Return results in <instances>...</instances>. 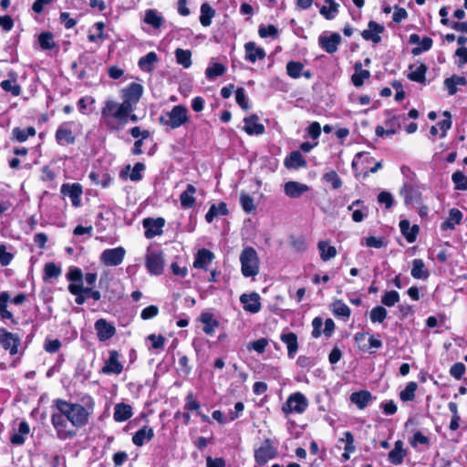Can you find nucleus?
I'll use <instances>...</instances> for the list:
<instances>
[{"mask_svg": "<svg viewBox=\"0 0 467 467\" xmlns=\"http://www.w3.org/2000/svg\"><path fill=\"white\" fill-rule=\"evenodd\" d=\"M117 102L112 99H107L101 109V121L111 130H119L129 120L136 123L138 117L133 112L129 113L123 118L118 117L115 112H118Z\"/></svg>", "mask_w": 467, "mask_h": 467, "instance_id": "nucleus-1", "label": "nucleus"}, {"mask_svg": "<svg viewBox=\"0 0 467 467\" xmlns=\"http://www.w3.org/2000/svg\"><path fill=\"white\" fill-rule=\"evenodd\" d=\"M123 101L121 103L117 102L119 108L118 112L115 114L118 117H124L129 113L134 111V105L140 100L142 96L143 88L140 84L132 82L126 88L122 89Z\"/></svg>", "mask_w": 467, "mask_h": 467, "instance_id": "nucleus-2", "label": "nucleus"}, {"mask_svg": "<svg viewBox=\"0 0 467 467\" xmlns=\"http://www.w3.org/2000/svg\"><path fill=\"white\" fill-rule=\"evenodd\" d=\"M189 121L188 109L183 105H176L165 115L159 117V122L163 126L177 129Z\"/></svg>", "mask_w": 467, "mask_h": 467, "instance_id": "nucleus-3", "label": "nucleus"}, {"mask_svg": "<svg viewBox=\"0 0 467 467\" xmlns=\"http://www.w3.org/2000/svg\"><path fill=\"white\" fill-rule=\"evenodd\" d=\"M241 270L245 277H254L259 273V258L256 251L251 247H245L240 254Z\"/></svg>", "mask_w": 467, "mask_h": 467, "instance_id": "nucleus-4", "label": "nucleus"}, {"mask_svg": "<svg viewBox=\"0 0 467 467\" xmlns=\"http://www.w3.org/2000/svg\"><path fill=\"white\" fill-rule=\"evenodd\" d=\"M277 456V449L272 444L270 440H265L260 447L254 450V460L256 463L263 466L268 461Z\"/></svg>", "mask_w": 467, "mask_h": 467, "instance_id": "nucleus-5", "label": "nucleus"}, {"mask_svg": "<svg viewBox=\"0 0 467 467\" xmlns=\"http://www.w3.org/2000/svg\"><path fill=\"white\" fill-rule=\"evenodd\" d=\"M308 406V402L305 395L300 392L290 395L286 402L283 406L285 413H302Z\"/></svg>", "mask_w": 467, "mask_h": 467, "instance_id": "nucleus-6", "label": "nucleus"}, {"mask_svg": "<svg viewBox=\"0 0 467 467\" xmlns=\"http://www.w3.org/2000/svg\"><path fill=\"white\" fill-rule=\"evenodd\" d=\"M147 270L154 275H160L164 267L163 254L160 251H148L145 258Z\"/></svg>", "mask_w": 467, "mask_h": 467, "instance_id": "nucleus-7", "label": "nucleus"}, {"mask_svg": "<svg viewBox=\"0 0 467 467\" xmlns=\"http://www.w3.org/2000/svg\"><path fill=\"white\" fill-rule=\"evenodd\" d=\"M125 254L122 246L106 249L100 254V261L107 266H117L123 262Z\"/></svg>", "mask_w": 467, "mask_h": 467, "instance_id": "nucleus-8", "label": "nucleus"}, {"mask_svg": "<svg viewBox=\"0 0 467 467\" xmlns=\"http://www.w3.org/2000/svg\"><path fill=\"white\" fill-rule=\"evenodd\" d=\"M51 422L57 431L58 439L66 440L75 436L76 432L67 429L68 422L58 411L52 414Z\"/></svg>", "mask_w": 467, "mask_h": 467, "instance_id": "nucleus-9", "label": "nucleus"}, {"mask_svg": "<svg viewBox=\"0 0 467 467\" xmlns=\"http://www.w3.org/2000/svg\"><path fill=\"white\" fill-rule=\"evenodd\" d=\"M90 411L78 403H71V424L76 428L84 427L90 415Z\"/></svg>", "mask_w": 467, "mask_h": 467, "instance_id": "nucleus-10", "label": "nucleus"}, {"mask_svg": "<svg viewBox=\"0 0 467 467\" xmlns=\"http://www.w3.org/2000/svg\"><path fill=\"white\" fill-rule=\"evenodd\" d=\"M0 344L8 350L11 355H16L18 352V346L20 345V337L5 328H0Z\"/></svg>", "mask_w": 467, "mask_h": 467, "instance_id": "nucleus-11", "label": "nucleus"}, {"mask_svg": "<svg viewBox=\"0 0 467 467\" xmlns=\"http://www.w3.org/2000/svg\"><path fill=\"white\" fill-rule=\"evenodd\" d=\"M165 224V220L161 217L156 219L145 218L142 222L143 228L145 229V236L148 239L153 238L162 234V228Z\"/></svg>", "mask_w": 467, "mask_h": 467, "instance_id": "nucleus-12", "label": "nucleus"}, {"mask_svg": "<svg viewBox=\"0 0 467 467\" xmlns=\"http://www.w3.org/2000/svg\"><path fill=\"white\" fill-rule=\"evenodd\" d=\"M60 192L62 195L70 198L73 206L78 207L80 205L82 186L79 183H64L60 188Z\"/></svg>", "mask_w": 467, "mask_h": 467, "instance_id": "nucleus-13", "label": "nucleus"}, {"mask_svg": "<svg viewBox=\"0 0 467 467\" xmlns=\"http://www.w3.org/2000/svg\"><path fill=\"white\" fill-rule=\"evenodd\" d=\"M119 354L117 350H110L109 353V358L105 361V365L102 368L104 374H115L119 375L123 370L122 364L119 361Z\"/></svg>", "mask_w": 467, "mask_h": 467, "instance_id": "nucleus-14", "label": "nucleus"}, {"mask_svg": "<svg viewBox=\"0 0 467 467\" xmlns=\"http://www.w3.org/2000/svg\"><path fill=\"white\" fill-rule=\"evenodd\" d=\"M240 302L244 309L247 312L255 314L261 309L260 296L257 293L244 294L240 296Z\"/></svg>", "mask_w": 467, "mask_h": 467, "instance_id": "nucleus-15", "label": "nucleus"}, {"mask_svg": "<svg viewBox=\"0 0 467 467\" xmlns=\"http://www.w3.org/2000/svg\"><path fill=\"white\" fill-rule=\"evenodd\" d=\"M95 329L100 341H106L109 339L116 333L115 327L103 318L96 321Z\"/></svg>", "mask_w": 467, "mask_h": 467, "instance_id": "nucleus-16", "label": "nucleus"}, {"mask_svg": "<svg viewBox=\"0 0 467 467\" xmlns=\"http://www.w3.org/2000/svg\"><path fill=\"white\" fill-rule=\"evenodd\" d=\"M384 26L375 21H369L368 29L361 32V36L365 40H371L373 43L378 44L380 42V34L383 33Z\"/></svg>", "mask_w": 467, "mask_h": 467, "instance_id": "nucleus-17", "label": "nucleus"}, {"mask_svg": "<svg viewBox=\"0 0 467 467\" xmlns=\"http://www.w3.org/2000/svg\"><path fill=\"white\" fill-rule=\"evenodd\" d=\"M341 42V36L338 33H332L330 36H320L318 43L320 47L328 54H333L337 50V46Z\"/></svg>", "mask_w": 467, "mask_h": 467, "instance_id": "nucleus-18", "label": "nucleus"}, {"mask_svg": "<svg viewBox=\"0 0 467 467\" xmlns=\"http://www.w3.org/2000/svg\"><path fill=\"white\" fill-rule=\"evenodd\" d=\"M245 59L249 62L254 63L257 60H262L265 57V51L255 45L254 42H247L244 45Z\"/></svg>", "mask_w": 467, "mask_h": 467, "instance_id": "nucleus-19", "label": "nucleus"}, {"mask_svg": "<svg viewBox=\"0 0 467 467\" xmlns=\"http://www.w3.org/2000/svg\"><path fill=\"white\" fill-rule=\"evenodd\" d=\"M404 443L398 440L394 443V448L389 452V461L393 465H400L403 462L407 451L403 448Z\"/></svg>", "mask_w": 467, "mask_h": 467, "instance_id": "nucleus-20", "label": "nucleus"}, {"mask_svg": "<svg viewBox=\"0 0 467 467\" xmlns=\"http://www.w3.org/2000/svg\"><path fill=\"white\" fill-rule=\"evenodd\" d=\"M244 130L248 135H261L265 132V126L258 122L256 115H251L244 119Z\"/></svg>", "mask_w": 467, "mask_h": 467, "instance_id": "nucleus-21", "label": "nucleus"}, {"mask_svg": "<svg viewBox=\"0 0 467 467\" xmlns=\"http://www.w3.org/2000/svg\"><path fill=\"white\" fill-rule=\"evenodd\" d=\"M408 78L418 83H424L426 79L427 66L423 63L411 65L409 67Z\"/></svg>", "mask_w": 467, "mask_h": 467, "instance_id": "nucleus-22", "label": "nucleus"}, {"mask_svg": "<svg viewBox=\"0 0 467 467\" xmlns=\"http://www.w3.org/2000/svg\"><path fill=\"white\" fill-rule=\"evenodd\" d=\"M213 258L214 255L211 251L202 248L198 251L193 262V266L198 269H205L212 263Z\"/></svg>", "mask_w": 467, "mask_h": 467, "instance_id": "nucleus-23", "label": "nucleus"}, {"mask_svg": "<svg viewBox=\"0 0 467 467\" xmlns=\"http://www.w3.org/2000/svg\"><path fill=\"white\" fill-rule=\"evenodd\" d=\"M285 192L290 198H298L308 191V186L298 182H288L285 184Z\"/></svg>", "mask_w": 467, "mask_h": 467, "instance_id": "nucleus-24", "label": "nucleus"}, {"mask_svg": "<svg viewBox=\"0 0 467 467\" xmlns=\"http://www.w3.org/2000/svg\"><path fill=\"white\" fill-rule=\"evenodd\" d=\"M196 188L192 184H188L185 191L180 195L181 205L184 209L192 208L196 203L194 194Z\"/></svg>", "mask_w": 467, "mask_h": 467, "instance_id": "nucleus-25", "label": "nucleus"}, {"mask_svg": "<svg viewBox=\"0 0 467 467\" xmlns=\"http://www.w3.org/2000/svg\"><path fill=\"white\" fill-rule=\"evenodd\" d=\"M462 217L463 214L459 209H451L448 219L441 223V230H453L455 225L462 223Z\"/></svg>", "mask_w": 467, "mask_h": 467, "instance_id": "nucleus-26", "label": "nucleus"}, {"mask_svg": "<svg viewBox=\"0 0 467 467\" xmlns=\"http://www.w3.org/2000/svg\"><path fill=\"white\" fill-rule=\"evenodd\" d=\"M373 397L368 390H360L353 392L350 395V401L357 405L359 410L365 409L368 404L372 400Z\"/></svg>", "mask_w": 467, "mask_h": 467, "instance_id": "nucleus-27", "label": "nucleus"}, {"mask_svg": "<svg viewBox=\"0 0 467 467\" xmlns=\"http://www.w3.org/2000/svg\"><path fill=\"white\" fill-rule=\"evenodd\" d=\"M280 339L287 347V354L290 358H293L298 349L297 337L293 332L283 333Z\"/></svg>", "mask_w": 467, "mask_h": 467, "instance_id": "nucleus-28", "label": "nucleus"}, {"mask_svg": "<svg viewBox=\"0 0 467 467\" xmlns=\"http://www.w3.org/2000/svg\"><path fill=\"white\" fill-rule=\"evenodd\" d=\"M153 429L145 425L135 432V434L132 437V441L136 446L140 447L145 443L146 441H150L153 438Z\"/></svg>", "mask_w": 467, "mask_h": 467, "instance_id": "nucleus-29", "label": "nucleus"}, {"mask_svg": "<svg viewBox=\"0 0 467 467\" xmlns=\"http://www.w3.org/2000/svg\"><path fill=\"white\" fill-rule=\"evenodd\" d=\"M132 416V408L129 404L118 403L114 407L113 418L117 422H122Z\"/></svg>", "mask_w": 467, "mask_h": 467, "instance_id": "nucleus-30", "label": "nucleus"}, {"mask_svg": "<svg viewBox=\"0 0 467 467\" xmlns=\"http://www.w3.org/2000/svg\"><path fill=\"white\" fill-rule=\"evenodd\" d=\"M400 228L402 234L409 243L415 242L417 234L419 233L418 225L414 224L413 226H410V222L408 220H401L400 222Z\"/></svg>", "mask_w": 467, "mask_h": 467, "instance_id": "nucleus-31", "label": "nucleus"}, {"mask_svg": "<svg viewBox=\"0 0 467 467\" xmlns=\"http://www.w3.org/2000/svg\"><path fill=\"white\" fill-rule=\"evenodd\" d=\"M285 166L288 169H298L306 166V161L298 150L292 151L285 160Z\"/></svg>", "mask_w": 467, "mask_h": 467, "instance_id": "nucleus-32", "label": "nucleus"}, {"mask_svg": "<svg viewBox=\"0 0 467 467\" xmlns=\"http://www.w3.org/2000/svg\"><path fill=\"white\" fill-rule=\"evenodd\" d=\"M411 275L416 279L426 280L430 273L425 268V264L421 259H414L412 261Z\"/></svg>", "mask_w": 467, "mask_h": 467, "instance_id": "nucleus-33", "label": "nucleus"}, {"mask_svg": "<svg viewBox=\"0 0 467 467\" xmlns=\"http://www.w3.org/2000/svg\"><path fill=\"white\" fill-rule=\"evenodd\" d=\"M30 431L29 425L26 421H21L19 423L18 431L14 433L10 441L15 445H22L25 442V436L27 435Z\"/></svg>", "mask_w": 467, "mask_h": 467, "instance_id": "nucleus-34", "label": "nucleus"}, {"mask_svg": "<svg viewBox=\"0 0 467 467\" xmlns=\"http://www.w3.org/2000/svg\"><path fill=\"white\" fill-rule=\"evenodd\" d=\"M200 320L204 325L203 332L207 335L213 334L215 328L219 326V322L213 319V315L208 312L202 313L200 317Z\"/></svg>", "mask_w": 467, "mask_h": 467, "instance_id": "nucleus-35", "label": "nucleus"}, {"mask_svg": "<svg viewBox=\"0 0 467 467\" xmlns=\"http://www.w3.org/2000/svg\"><path fill=\"white\" fill-rule=\"evenodd\" d=\"M157 61V54L155 52H149L146 56L139 59L138 65L143 71L151 72L153 70V66Z\"/></svg>", "mask_w": 467, "mask_h": 467, "instance_id": "nucleus-36", "label": "nucleus"}, {"mask_svg": "<svg viewBox=\"0 0 467 467\" xmlns=\"http://www.w3.org/2000/svg\"><path fill=\"white\" fill-rule=\"evenodd\" d=\"M56 140L58 144H72L75 142V137L70 129L59 127L56 132Z\"/></svg>", "mask_w": 467, "mask_h": 467, "instance_id": "nucleus-37", "label": "nucleus"}, {"mask_svg": "<svg viewBox=\"0 0 467 467\" xmlns=\"http://www.w3.org/2000/svg\"><path fill=\"white\" fill-rule=\"evenodd\" d=\"M90 287H84L82 284H70L68 285V291L76 296V303L78 305H83L86 301V296L83 294L88 293Z\"/></svg>", "mask_w": 467, "mask_h": 467, "instance_id": "nucleus-38", "label": "nucleus"}, {"mask_svg": "<svg viewBox=\"0 0 467 467\" xmlns=\"http://www.w3.org/2000/svg\"><path fill=\"white\" fill-rule=\"evenodd\" d=\"M226 214H228V209L224 202H220L218 205L212 204L205 215V220L207 223H212L215 217Z\"/></svg>", "mask_w": 467, "mask_h": 467, "instance_id": "nucleus-39", "label": "nucleus"}, {"mask_svg": "<svg viewBox=\"0 0 467 467\" xmlns=\"http://www.w3.org/2000/svg\"><path fill=\"white\" fill-rule=\"evenodd\" d=\"M176 62L184 68H189L192 62V52L189 49L177 48L174 52Z\"/></svg>", "mask_w": 467, "mask_h": 467, "instance_id": "nucleus-40", "label": "nucleus"}, {"mask_svg": "<svg viewBox=\"0 0 467 467\" xmlns=\"http://www.w3.org/2000/svg\"><path fill=\"white\" fill-rule=\"evenodd\" d=\"M215 16V10L208 4L203 3L201 5L200 22L203 26H209L212 24V19Z\"/></svg>", "mask_w": 467, "mask_h": 467, "instance_id": "nucleus-41", "label": "nucleus"}, {"mask_svg": "<svg viewBox=\"0 0 467 467\" xmlns=\"http://www.w3.org/2000/svg\"><path fill=\"white\" fill-rule=\"evenodd\" d=\"M144 22L154 28H160L163 24V17L155 9H148L145 12Z\"/></svg>", "mask_w": 467, "mask_h": 467, "instance_id": "nucleus-42", "label": "nucleus"}, {"mask_svg": "<svg viewBox=\"0 0 467 467\" xmlns=\"http://www.w3.org/2000/svg\"><path fill=\"white\" fill-rule=\"evenodd\" d=\"M320 257L323 261H328L337 255V249L328 244L327 241H319L317 244Z\"/></svg>", "mask_w": 467, "mask_h": 467, "instance_id": "nucleus-43", "label": "nucleus"}, {"mask_svg": "<svg viewBox=\"0 0 467 467\" xmlns=\"http://www.w3.org/2000/svg\"><path fill=\"white\" fill-rule=\"evenodd\" d=\"M36 129L34 127H28L26 130L20 128H14L12 130L13 138L19 142L26 141L29 137L36 135Z\"/></svg>", "mask_w": 467, "mask_h": 467, "instance_id": "nucleus-44", "label": "nucleus"}, {"mask_svg": "<svg viewBox=\"0 0 467 467\" xmlns=\"http://www.w3.org/2000/svg\"><path fill=\"white\" fill-rule=\"evenodd\" d=\"M332 311L335 316L348 319L351 314L350 308L341 300H337L332 305Z\"/></svg>", "mask_w": 467, "mask_h": 467, "instance_id": "nucleus-45", "label": "nucleus"}, {"mask_svg": "<svg viewBox=\"0 0 467 467\" xmlns=\"http://www.w3.org/2000/svg\"><path fill=\"white\" fill-rule=\"evenodd\" d=\"M10 296L7 292L4 291L0 294V315L4 319H12L13 314L7 310V303Z\"/></svg>", "mask_w": 467, "mask_h": 467, "instance_id": "nucleus-46", "label": "nucleus"}, {"mask_svg": "<svg viewBox=\"0 0 467 467\" xmlns=\"http://www.w3.org/2000/svg\"><path fill=\"white\" fill-rule=\"evenodd\" d=\"M418 385L416 382L411 381L409 382L405 389L400 391V398L402 401H411L415 398V392L417 390Z\"/></svg>", "mask_w": 467, "mask_h": 467, "instance_id": "nucleus-47", "label": "nucleus"}, {"mask_svg": "<svg viewBox=\"0 0 467 467\" xmlns=\"http://www.w3.org/2000/svg\"><path fill=\"white\" fill-rule=\"evenodd\" d=\"M226 71V67L221 63H213L209 66L205 70V76L209 79H213L219 76H222Z\"/></svg>", "mask_w": 467, "mask_h": 467, "instance_id": "nucleus-48", "label": "nucleus"}, {"mask_svg": "<svg viewBox=\"0 0 467 467\" xmlns=\"http://www.w3.org/2000/svg\"><path fill=\"white\" fill-rule=\"evenodd\" d=\"M56 407L57 411L67 420V421L71 423V403L64 400H57Z\"/></svg>", "mask_w": 467, "mask_h": 467, "instance_id": "nucleus-49", "label": "nucleus"}, {"mask_svg": "<svg viewBox=\"0 0 467 467\" xmlns=\"http://www.w3.org/2000/svg\"><path fill=\"white\" fill-rule=\"evenodd\" d=\"M388 312L385 307L377 306L369 313V318L372 323H382L387 317Z\"/></svg>", "mask_w": 467, "mask_h": 467, "instance_id": "nucleus-50", "label": "nucleus"}, {"mask_svg": "<svg viewBox=\"0 0 467 467\" xmlns=\"http://www.w3.org/2000/svg\"><path fill=\"white\" fill-rule=\"evenodd\" d=\"M304 65L301 62L289 61L286 64V73L292 78H298L302 76Z\"/></svg>", "mask_w": 467, "mask_h": 467, "instance_id": "nucleus-51", "label": "nucleus"}, {"mask_svg": "<svg viewBox=\"0 0 467 467\" xmlns=\"http://www.w3.org/2000/svg\"><path fill=\"white\" fill-rule=\"evenodd\" d=\"M430 443V438L420 431H415L410 440V444L412 448H417L419 445L429 446Z\"/></svg>", "mask_w": 467, "mask_h": 467, "instance_id": "nucleus-52", "label": "nucleus"}, {"mask_svg": "<svg viewBox=\"0 0 467 467\" xmlns=\"http://www.w3.org/2000/svg\"><path fill=\"white\" fill-rule=\"evenodd\" d=\"M38 42L44 50H50L55 47L53 35L50 32L41 33L38 36Z\"/></svg>", "mask_w": 467, "mask_h": 467, "instance_id": "nucleus-53", "label": "nucleus"}, {"mask_svg": "<svg viewBox=\"0 0 467 467\" xmlns=\"http://www.w3.org/2000/svg\"><path fill=\"white\" fill-rule=\"evenodd\" d=\"M328 7L326 5H323L320 8V14L325 16L327 19L331 20L333 19L338 13V6L339 5L336 2H331L328 4Z\"/></svg>", "mask_w": 467, "mask_h": 467, "instance_id": "nucleus-54", "label": "nucleus"}, {"mask_svg": "<svg viewBox=\"0 0 467 467\" xmlns=\"http://www.w3.org/2000/svg\"><path fill=\"white\" fill-rule=\"evenodd\" d=\"M61 275V268L54 263H47L44 267V279L57 278Z\"/></svg>", "mask_w": 467, "mask_h": 467, "instance_id": "nucleus-55", "label": "nucleus"}, {"mask_svg": "<svg viewBox=\"0 0 467 467\" xmlns=\"http://www.w3.org/2000/svg\"><path fill=\"white\" fill-rule=\"evenodd\" d=\"M432 43H433V41L431 37L425 36L420 40L418 47H415L414 48H412L411 53L414 56H419L422 52L430 50L432 47Z\"/></svg>", "mask_w": 467, "mask_h": 467, "instance_id": "nucleus-56", "label": "nucleus"}, {"mask_svg": "<svg viewBox=\"0 0 467 467\" xmlns=\"http://www.w3.org/2000/svg\"><path fill=\"white\" fill-rule=\"evenodd\" d=\"M400 301V295L397 291L391 290L386 292L381 297V303L386 306H393Z\"/></svg>", "mask_w": 467, "mask_h": 467, "instance_id": "nucleus-57", "label": "nucleus"}, {"mask_svg": "<svg viewBox=\"0 0 467 467\" xmlns=\"http://www.w3.org/2000/svg\"><path fill=\"white\" fill-rule=\"evenodd\" d=\"M240 203H241L243 210L247 213H250L255 210L254 199L250 195L246 194L245 192L241 193Z\"/></svg>", "mask_w": 467, "mask_h": 467, "instance_id": "nucleus-58", "label": "nucleus"}, {"mask_svg": "<svg viewBox=\"0 0 467 467\" xmlns=\"http://www.w3.org/2000/svg\"><path fill=\"white\" fill-rule=\"evenodd\" d=\"M0 86L5 91L10 92L13 96H18L21 93V88L15 80H3Z\"/></svg>", "mask_w": 467, "mask_h": 467, "instance_id": "nucleus-59", "label": "nucleus"}, {"mask_svg": "<svg viewBox=\"0 0 467 467\" xmlns=\"http://www.w3.org/2000/svg\"><path fill=\"white\" fill-rule=\"evenodd\" d=\"M323 179L330 183L333 189H339L342 186V181L335 171L325 173Z\"/></svg>", "mask_w": 467, "mask_h": 467, "instance_id": "nucleus-60", "label": "nucleus"}, {"mask_svg": "<svg viewBox=\"0 0 467 467\" xmlns=\"http://www.w3.org/2000/svg\"><path fill=\"white\" fill-rule=\"evenodd\" d=\"M451 181L455 185V190L465 191L466 189L460 188V186H467V176L462 171H457L451 175Z\"/></svg>", "mask_w": 467, "mask_h": 467, "instance_id": "nucleus-61", "label": "nucleus"}, {"mask_svg": "<svg viewBox=\"0 0 467 467\" xmlns=\"http://www.w3.org/2000/svg\"><path fill=\"white\" fill-rule=\"evenodd\" d=\"M370 77V72L367 69L360 70L359 72H355L352 77L351 80L353 82V85L355 87H361L366 79H368Z\"/></svg>", "mask_w": 467, "mask_h": 467, "instance_id": "nucleus-62", "label": "nucleus"}, {"mask_svg": "<svg viewBox=\"0 0 467 467\" xmlns=\"http://www.w3.org/2000/svg\"><path fill=\"white\" fill-rule=\"evenodd\" d=\"M258 34L263 38L268 36L275 38L278 36V30L274 25H269L267 26H260L258 29Z\"/></svg>", "mask_w": 467, "mask_h": 467, "instance_id": "nucleus-63", "label": "nucleus"}, {"mask_svg": "<svg viewBox=\"0 0 467 467\" xmlns=\"http://www.w3.org/2000/svg\"><path fill=\"white\" fill-rule=\"evenodd\" d=\"M465 365L462 362L454 363L450 368V375L456 379H461L465 373Z\"/></svg>", "mask_w": 467, "mask_h": 467, "instance_id": "nucleus-64", "label": "nucleus"}]
</instances>
